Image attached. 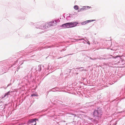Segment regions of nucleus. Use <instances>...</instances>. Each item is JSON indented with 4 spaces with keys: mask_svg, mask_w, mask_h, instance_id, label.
<instances>
[{
    "mask_svg": "<svg viewBox=\"0 0 125 125\" xmlns=\"http://www.w3.org/2000/svg\"><path fill=\"white\" fill-rule=\"evenodd\" d=\"M79 23L76 22H69L59 25L58 27L60 29H63L70 28L77 26Z\"/></svg>",
    "mask_w": 125,
    "mask_h": 125,
    "instance_id": "f257e3e1",
    "label": "nucleus"
},
{
    "mask_svg": "<svg viewBox=\"0 0 125 125\" xmlns=\"http://www.w3.org/2000/svg\"><path fill=\"white\" fill-rule=\"evenodd\" d=\"M52 69V67H51L50 68V69Z\"/></svg>",
    "mask_w": 125,
    "mask_h": 125,
    "instance_id": "ea45409f",
    "label": "nucleus"
},
{
    "mask_svg": "<svg viewBox=\"0 0 125 125\" xmlns=\"http://www.w3.org/2000/svg\"><path fill=\"white\" fill-rule=\"evenodd\" d=\"M36 50V49H35V50ZM34 50H35V49H34Z\"/></svg>",
    "mask_w": 125,
    "mask_h": 125,
    "instance_id": "a18cd8bd",
    "label": "nucleus"
},
{
    "mask_svg": "<svg viewBox=\"0 0 125 125\" xmlns=\"http://www.w3.org/2000/svg\"><path fill=\"white\" fill-rule=\"evenodd\" d=\"M38 120V119L36 118L29 119L27 122V125H29L31 124H33L35 121H37Z\"/></svg>",
    "mask_w": 125,
    "mask_h": 125,
    "instance_id": "6e6552de",
    "label": "nucleus"
},
{
    "mask_svg": "<svg viewBox=\"0 0 125 125\" xmlns=\"http://www.w3.org/2000/svg\"><path fill=\"white\" fill-rule=\"evenodd\" d=\"M54 21H51L49 22L48 23V26L49 27H50L51 26H52L53 25L52 24L53 23H54Z\"/></svg>",
    "mask_w": 125,
    "mask_h": 125,
    "instance_id": "9b49d317",
    "label": "nucleus"
},
{
    "mask_svg": "<svg viewBox=\"0 0 125 125\" xmlns=\"http://www.w3.org/2000/svg\"><path fill=\"white\" fill-rule=\"evenodd\" d=\"M74 8L75 10H77L78 9V6L75 5L74 6Z\"/></svg>",
    "mask_w": 125,
    "mask_h": 125,
    "instance_id": "6ab92c4d",
    "label": "nucleus"
},
{
    "mask_svg": "<svg viewBox=\"0 0 125 125\" xmlns=\"http://www.w3.org/2000/svg\"><path fill=\"white\" fill-rule=\"evenodd\" d=\"M79 71H86V70L85 69H80L79 70Z\"/></svg>",
    "mask_w": 125,
    "mask_h": 125,
    "instance_id": "bb28decb",
    "label": "nucleus"
},
{
    "mask_svg": "<svg viewBox=\"0 0 125 125\" xmlns=\"http://www.w3.org/2000/svg\"><path fill=\"white\" fill-rule=\"evenodd\" d=\"M83 68V67H80V68H76V69H79L82 68Z\"/></svg>",
    "mask_w": 125,
    "mask_h": 125,
    "instance_id": "c85d7f7f",
    "label": "nucleus"
},
{
    "mask_svg": "<svg viewBox=\"0 0 125 125\" xmlns=\"http://www.w3.org/2000/svg\"><path fill=\"white\" fill-rule=\"evenodd\" d=\"M36 121H35L34 122H33V124H31V125H36Z\"/></svg>",
    "mask_w": 125,
    "mask_h": 125,
    "instance_id": "5701e85b",
    "label": "nucleus"
},
{
    "mask_svg": "<svg viewBox=\"0 0 125 125\" xmlns=\"http://www.w3.org/2000/svg\"><path fill=\"white\" fill-rule=\"evenodd\" d=\"M78 38H81V37H80V36H78Z\"/></svg>",
    "mask_w": 125,
    "mask_h": 125,
    "instance_id": "f704fd0d",
    "label": "nucleus"
},
{
    "mask_svg": "<svg viewBox=\"0 0 125 125\" xmlns=\"http://www.w3.org/2000/svg\"><path fill=\"white\" fill-rule=\"evenodd\" d=\"M22 53H23V55H27V54H26L27 53L26 52H25L24 51H23L22 52Z\"/></svg>",
    "mask_w": 125,
    "mask_h": 125,
    "instance_id": "393cba45",
    "label": "nucleus"
},
{
    "mask_svg": "<svg viewBox=\"0 0 125 125\" xmlns=\"http://www.w3.org/2000/svg\"><path fill=\"white\" fill-rule=\"evenodd\" d=\"M122 113V111L121 112H120V113Z\"/></svg>",
    "mask_w": 125,
    "mask_h": 125,
    "instance_id": "a19ab883",
    "label": "nucleus"
},
{
    "mask_svg": "<svg viewBox=\"0 0 125 125\" xmlns=\"http://www.w3.org/2000/svg\"><path fill=\"white\" fill-rule=\"evenodd\" d=\"M66 19L67 20H70L71 19V17L70 16H67L66 18Z\"/></svg>",
    "mask_w": 125,
    "mask_h": 125,
    "instance_id": "2eb2a0df",
    "label": "nucleus"
},
{
    "mask_svg": "<svg viewBox=\"0 0 125 125\" xmlns=\"http://www.w3.org/2000/svg\"><path fill=\"white\" fill-rule=\"evenodd\" d=\"M65 50H64V49H63L62 50V51H64Z\"/></svg>",
    "mask_w": 125,
    "mask_h": 125,
    "instance_id": "c9c22d12",
    "label": "nucleus"
},
{
    "mask_svg": "<svg viewBox=\"0 0 125 125\" xmlns=\"http://www.w3.org/2000/svg\"><path fill=\"white\" fill-rule=\"evenodd\" d=\"M102 58H100L99 59H101V60L102 59Z\"/></svg>",
    "mask_w": 125,
    "mask_h": 125,
    "instance_id": "e433bc0d",
    "label": "nucleus"
},
{
    "mask_svg": "<svg viewBox=\"0 0 125 125\" xmlns=\"http://www.w3.org/2000/svg\"><path fill=\"white\" fill-rule=\"evenodd\" d=\"M100 97L101 95H98L97 96V97H98L99 98H100Z\"/></svg>",
    "mask_w": 125,
    "mask_h": 125,
    "instance_id": "2f4dec72",
    "label": "nucleus"
},
{
    "mask_svg": "<svg viewBox=\"0 0 125 125\" xmlns=\"http://www.w3.org/2000/svg\"><path fill=\"white\" fill-rule=\"evenodd\" d=\"M68 54V55H71V54Z\"/></svg>",
    "mask_w": 125,
    "mask_h": 125,
    "instance_id": "79ce46f5",
    "label": "nucleus"
},
{
    "mask_svg": "<svg viewBox=\"0 0 125 125\" xmlns=\"http://www.w3.org/2000/svg\"><path fill=\"white\" fill-rule=\"evenodd\" d=\"M32 45H29V48H31V47H32Z\"/></svg>",
    "mask_w": 125,
    "mask_h": 125,
    "instance_id": "c756f323",
    "label": "nucleus"
},
{
    "mask_svg": "<svg viewBox=\"0 0 125 125\" xmlns=\"http://www.w3.org/2000/svg\"><path fill=\"white\" fill-rule=\"evenodd\" d=\"M30 35H27L25 37L26 38H30Z\"/></svg>",
    "mask_w": 125,
    "mask_h": 125,
    "instance_id": "a878e982",
    "label": "nucleus"
},
{
    "mask_svg": "<svg viewBox=\"0 0 125 125\" xmlns=\"http://www.w3.org/2000/svg\"><path fill=\"white\" fill-rule=\"evenodd\" d=\"M95 20H88V21H86L87 23L89 22H91L92 21H94Z\"/></svg>",
    "mask_w": 125,
    "mask_h": 125,
    "instance_id": "a211bd4d",
    "label": "nucleus"
},
{
    "mask_svg": "<svg viewBox=\"0 0 125 125\" xmlns=\"http://www.w3.org/2000/svg\"><path fill=\"white\" fill-rule=\"evenodd\" d=\"M72 115H74V116H75V114H72Z\"/></svg>",
    "mask_w": 125,
    "mask_h": 125,
    "instance_id": "4c0bfd02",
    "label": "nucleus"
},
{
    "mask_svg": "<svg viewBox=\"0 0 125 125\" xmlns=\"http://www.w3.org/2000/svg\"><path fill=\"white\" fill-rule=\"evenodd\" d=\"M91 7H89L88 6H85L83 7L80 9V10H84L88 9H89Z\"/></svg>",
    "mask_w": 125,
    "mask_h": 125,
    "instance_id": "9d476101",
    "label": "nucleus"
},
{
    "mask_svg": "<svg viewBox=\"0 0 125 125\" xmlns=\"http://www.w3.org/2000/svg\"><path fill=\"white\" fill-rule=\"evenodd\" d=\"M63 17L64 18H65V16H63Z\"/></svg>",
    "mask_w": 125,
    "mask_h": 125,
    "instance_id": "37998d69",
    "label": "nucleus"
},
{
    "mask_svg": "<svg viewBox=\"0 0 125 125\" xmlns=\"http://www.w3.org/2000/svg\"><path fill=\"white\" fill-rule=\"evenodd\" d=\"M106 60H109L112 58L115 59L116 58H121L120 56L117 55L115 57H114L113 55H108L106 56Z\"/></svg>",
    "mask_w": 125,
    "mask_h": 125,
    "instance_id": "0eeeda50",
    "label": "nucleus"
},
{
    "mask_svg": "<svg viewBox=\"0 0 125 125\" xmlns=\"http://www.w3.org/2000/svg\"><path fill=\"white\" fill-rule=\"evenodd\" d=\"M23 61H21L19 63V66L17 68V69H19L20 68H22V67H20V66L23 63Z\"/></svg>",
    "mask_w": 125,
    "mask_h": 125,
    "instance_id": "f8f14e48",
    "label": "nucleus"
},
{
    "mask_svg": "<svg viewBox=\"0 0 125 125\" xmlns=\"http://www.w3.org/2000/svg\"><path fill=\"white\" fill-rule=\"evenodd\" d=\"M56 88L57 89H58V88H56V87H55L54 88H53L52 89V91L53 92H55L56 91H57V90H56L55 89Z\"/></svg>",
    "mask_w": 125,
    "mask_h": 125,
    "instance_id": "412c9836",
    "label": "nucleus"
},
{
    "mask_svg": "<svg viewBox=\"0 0 125 125\" xmlns=\"http://www.w3.org/2000/svg\"><path fill=\"white\" fill-rule=\"evenodd\" d=\"M16 63V62H14V65L15 64V63Z\"/></svg>",
    "mask_w": 125,
    "mask_h": 125,
    "instance_id": "58836bf2",
    "label": "nucleus"
},
{
    "mask_svg": "<svg viewBox=\"0 0 125 125\" xmlns=\"http://www.w3.org/2000/svg\"><path fill=\"white\" fill-rule=\"evenodd\" d=\"M87 23L86 21L81 23V24L83 25H84Z\"/></svg>",
    "mask_w": 125,
    "mask_h": 125,
    "instance_id": "aec40b11",
    "label": "nucleus"
},
{
    "mask_svg": "<svg viewBox=\"0 0 125 125\" xmlns=\"http://www.w3.org/2000/svg\"><path fill=\"white\" fill-rule=\"evenodd\" d=\"M90 59L92 60H95L96 59H97V58H92V57H90Z\"/></svg>",
    "mask_w": 125,
    "mask_h": 125,
    "instance_id": "4be33fe9",
    "label": "nucleus"
},
{
    "mask_svg": "<svg viewBox=\"0 0 125 125\" xmlns=\"http://www.w3.org/2000/svg\"><path fill=\"white\" fill-rule=\"evenodd\" d=\"M35 25L36 28L40 29H46L49 27L48 23H45L44 24V23L42 22L37 23Z\"/></svg>",
    "mask_w": 125,
    "mask_h": 125,
    "instance_id": "7ed1b4c3",
    "label": "nucleus"
},
{
    "mask_svg": "<svg viewBox=\"0 0 125 125\" xmlns=\"http://www.w3.org/2000/svg\"><path fill=\"white\" fill-rule=\"evenodd\" d=\"M54 21L56 22V23H55V25H56V23L59 22L60 21L59 19L55 20H54Z\"/></svg>",
    "mask_w": 125,
    "mask_h": 125,
    "instance_id": "f3484780",
    "label": "nucleus"
},
{
    "mask_svg": "<svg viewBox=\"0 0 125 125\" xmlns=\"http://www.w3.org/2000/svg\"><path fill=\"white\" fill-rule=\"evenodd\" d=\"M32 77V76L31 75V74H29L27 76L24 77L23 79H25L27 82H28L29 81H31L30 79H31Z\"/></svg>",
    "mask_w": 125,
    "mask_h": 125,
    "instance_id": "1a4fd4ad",
    "label": "nucleus"
},
{
    "mask_svg": "<svg viewBox=\"0 0 125 125\" xmlns=\"http://www.w3.org/2000/svg\"><path fill=\"white\" fill-rule=\"evenodd\" d=\"M12 65H11V67H12Z\"/></svg>",
    "mask_w": 125,
    "mask_h": 125,
    "instance_id": "c03bdc74",
    "label": "nucleus"
},
{
    "mask_svg": "<svg viewBox=\"0 0 125 125\" xmlns=\"http://www.w3.org/2000/svg\"><path fill=\"white\" fill-rule=\"evenodd\" d=\"M5 68H4V71L3 70V72H4L3 73H6L8 69H6L5 70Z\"/></svg>",
    "mask_w": 125,
    "mask_h": 125,
    "instance_id": "b1692460",
    "label": "nucleus"
},
{
    "mask_svg": "<svg viewBox=\"0 0 125 125\" xmlns=\"http://www.w3.org/2000/svg\"><path fill=\"white\" fill-rule=\"evenodd\" d=\"M11 85V83H10L9 84H8L7 86L8 87Z\"/></svg>",
    "mask_w": 125,
    "mask_h": 125,
    "instance_id": "7c9ffc66",
    "label": "nucleus"
},
{
    "mask_svg": "<svg viewBox=\"0 0 125 125\" xmlns=\"http://www.w3.org/2000/svg\"><path fill=\"white\" fill-rule=\"evenodd\" d=\"M84 39H74V41H73V42H76L77 41L78 42L79 41H81L82 40H84Z\"/></svg>",
    "mask_w": 125,
    "mask_h": 125,
    "instance_id": "4468645a",
    "label": "nucleus"
},
{
    "mask_svg": "<svg viewBox=\"0 0 125 125\" xmlns=\"http://www.w3.org/2000/svg\"><path fill=\"white\" fill-rule=\"evenodd\" d=\"M5 108V106L4 105H0V120H2L3 119V113L4 112V109Z\"/></svg>",
    "mask_w": 125,
    "mask_h": 125,
    "instance_id": "39448f33",
    "label": "nucleus"
},
{
    "mask_svg": "<svg viewBox=\"0 0 125 125\" xmlns=\"http://www.w3.org/2000/svg\"><path fill=\"white\" fill-rule=\"evenodd\" d=\"M11 92H10V91H8L7 93H6L4 95V97H8V95H10V93H11Z\"/></svg>",
    "mask_w": 125,
    "mask_h": 125,
    "instance_id": "ddd939ff",
    "label": "nucleus"
},
{
    "mask_svg": "<svg viewBox=\"0 0 125 125\" xmlns=\"http://www.w3.org/2000/svg\"><path fill=\"white\" fill-rule=\"evenodd\" d=\"M49 64L50 63H49L48 65L46 64H44L43 65H42V66L41 65H39L36 68V71L40 72L41 70H44V68H45L46 69L47 66V70H49Z\"/></svg>",
    "mask_w": 125,
    "mask_h": 125,
    "instance_id": "20e7f679",
    "label": "nucleus"
},
{
    "mask_svg": "<svg viewBox=\"0 0 125 125\" xmlns=\"http://www.w3.org/2000/svg\"><path fill=\"white\" fill-rule=\"evenodd\" d=\"M103 46H107V47H109L111 46L112 42L110 40H104L103 42Z\"/></svg>",
    "mask_w": 125,
    "mask_h": 125,
    "instance_id": "423d86ee",
    "label": "nucleus"
},
{
    "mask_svg": "<svg viewBox=\"0 0 125 125\" xmlns=\"http://www.w3.org/2000/svg\"><path fill=\"white\" fill-rule=\"evenodd\" d=\"M122 92V94H125V87L124 88H123L122 89L121 93Z\"/></svg>",
    "mask_w": 125,
    "mask_h": 125,
    "instance_id": "dca6fc26",
    "label": "nucleus"
},
{
    "mask_svg": "<svg viewBox=\"0 0 125 125\" xmlns=\"http://www.w3.org/2000/svg\"><path fill=\"white\" fill-rule=\"evenodd\" d=\"M106 57L105 58H102V59H104V60H106Z\"/></svg>",
    "mask_w": 125,
    "mask_h": 125,
    "instance_id": "72a5a7b5",
    "label": "nucleus"
},
{
    "mask_svg": "<svg viewBox=\"0 0 125 125\" xmlns=\"http://www.w3.org/2000/svg\"><path fill=\"white\" fill-rule=\"evenodd\" d=\"M102 114V109L100 108H98L96 109L93 112V115L95 118L99 119L101 117Z\"/></svg>",
    "mask_w": 125,
    "mask_h": 125,
    "instance_id": "f03ea898",
    "label": "nucleus"
},
{
    "mask_svg": "<svg viewBox=\"0 0 125 125\" xmlns=\"http://www.w3.org/2000/svg\"><path fill=\"white\" fill-rule=\"evenodd\" d=\"M37 96V95L36 94H32L31 96Z\"/></svg>",
    "mask_w": 125,
    "mask_h": 125,
    "instance_id": "cd10ccee",
    "label": "nucleus"
},
{
    "mask_svg": "<svg viewBox=\"0 0 125 125\" xmlns=\"http://www.w3.org/2000/svg\"><path fill=\"white\" fill-rule=\"evenodd\" d=\"M41 50V49H40V48H39L38 49H36V50Z\"/></svg>",
    "mask_w": 125,
    "mask_h": 125,
    "instance_id": "473e14b6",
    "label": "nucleus"
}]
</instances>
